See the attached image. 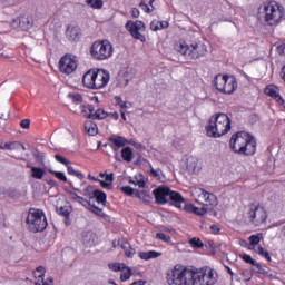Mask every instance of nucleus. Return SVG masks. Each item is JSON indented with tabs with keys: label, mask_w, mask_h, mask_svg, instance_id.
Here are the masks:
<instances>
[{
	"label": "nucleus",
	"mask_w": 285,
	"mask_h": 285,
	"mask_svg": "<svg viewBox=\"0 0 285 285\" xmlns=\"http://www.w3.org/2000/svg\"><path fill=\"white\" fill-rule=\"evenodd\" d=\"M229 148L236 155H245L250 157L257 151V141L246 131L237 132L235 136H232L229 141Z\"/></svg>",
	"instance_id": "f257e3e1"
},
{
	"label": "nucleus",
	"mask_w": 285,
	"mask_h": 285,
	"mask_svg": "<svg viewBox=\"0 0 285 285\" xmlns=\"http://www.w3.org/2000/svg\"><path fill=\"white\" fill-rule=\"evenodd\" d=\"M168 285H193V267L177 264L166 273Z\"/></svg>",
	"instance_id": "f03ea898"
},
{
	"label": "nucleus",
	"mask_w": 285,
	"mask_h": 285,
	"mask_svg": "<svg viewBox=\"0 0 285 285\" xmlns=\"http://www.w3.org/2000/svg\"><path fill=\"white\" fill-rule=\"evenodd\" d=\"M110 81V73L106 69H90L82 77L85 88L91 90H101Z\"/></svg>",
	"instance_id": "7ed1b4c3"
},
{
	"label": "nucleus",
	"mask_w": 285,
	"mask_h": 285,
	"mask_svg": "<svg viewBox=\"0 0 285 285\" xmlns=\"http://www.w3.org/2000/svg\"><path fill=\"white\" fill-rule=\"evenodd\" d=\"M206 130L208 137H214L215 139L224 137L230 130V118L226 114H216L210 117Z\"/></svg>",
	"instance_id": "20e7f679"
},
{
	"label": "nucleus",
	"mask_w": 285,
	"mask_h": 285,
	"mask_svg": "<svg viewBox=\"0 0 285 285\" xmlns=\"http://www.w3.org/2000/svg\"><path fill=\"white\" fill-rule=\"evenodd\" d=\"M217 272L209 266L193 267L191 285H215L217 284Z\"/></svg>",
	"instance_id": "39448f33"
},
{
	"label": "nucleus",
	"mask_w": 285,
	"mask_h": 285,
	"mask_svg": "<svg viewBox=\"0 0 285 285\" xmlns=\"http://www.w3.org/2000/svg\"><path fill=\"white\" fill-rule=\"evenodd\" d=\"M26 222L30 233H43L48 228V219L41 209H30Z\"/></svg>",
	"instance_id": "423d86ee"
},
{
	"label": "nucleus",
	"mask_w": 285,
	"mask_h": 285,
	"mask_svg": "<svg viewBox=\"0 0 285 285\" xmlns=\"http://www.w3.org/2000/svg\"><path fill=\"white\" fill-rule=\"evenodd\" d=\"M114 51L112 43L108 40L95 41L89 49L90 56L95 61H106V59H110Z\"/></svg>",
	"instance_id": "0eeeda50"
},
{
	"label": "nucleus",
	"mask_w": 285,
	"mask_h": 285,
	"mask_svg": "<svg viewBox=\"0 0 285 285\" xmlns=\"http://www.w3.org/2000/svg\"><path fill=\"white\" fill-rule=\"evenodd\" d=\"M177 52L183 55L185 59H199V57H204L208 50L206 49V45L198 42L193 45L180 43L176 47Z\"/></svg>",
	"instance_id": "6e6552de"
},
{
	"label": "nucleus",
	"mask_w": 285,
	"mask_h": 285,
	"mask_svg": "<svg viewBox=\"0 0 285 285\" xmlns=\"http://www.w3.org/2000/svg\"><path fill=\"white\" fill-rule=\"evenodd\" d=\"M216 90L223 95H233L237 90V79L234 76L218 73L214 79Z\"/></svg>",
	"instance_id": "1a4fd4ad"
},
{
	"label": "nucleus",
	"mask_w": 285,
	"mask_h": 285,
	"mask_svg": "<svg viewBox=\"0 0 285 285\" xmlns=\"http://www.w3.org/2000/svg\"><path fill=\"white\" fill-rule=\"evenodd\" d=\"M284 17V7L277 2H269L264 7V21L267 26H277Z\"/></svg>",
	"instance_id": "9d476101"
},
{
	"label": "nucleus",
	"mask_w": 285,
	"mask_h": 285,
	"mask_svg": "<svg viewBox=\"0 0 285 285\" xmlns=\"http://www.w3.org/2000/svg\"><path fill=\"white\" fill-rule=\"evenodd\" d=\"M247 215L254 226H262L268 219L266 209L258 204L249 205Z\"/></svg>",
	"instance_id": "9b49d317"
},
{
	"label": "nucleus",
	"mask_w": 285,
	"mask_h": 285,
	"mask_svg": "<svg viewBox=\"0 0 285 285\" xmlns=\"http://www.w3.org/2000/svg\"><path fill=\"white\" fill-rule=\"evenodd\" d=\"M235 14V8L233 4L226 2L220 4L218 9L215 10L214 16L218 23H233V16Z\"/></svg>",
	"instance_id": "f8f14e48"
},
{
	"label": "nucleus",
	"mask_w": 285,
	"mask_h": 285,
	"mask_svg": "<svg viewBox=\"0 0 285 285\" xmlns=\"http://www.w3.org/2000/svg\"><path fill=\"white\" fill-rule=\"evenodd\" d=\"M59 70L63 75H72L77 70V58L72 55H65L59 60Z\"/></svg>",
	"instance_id": "ddd939ff"
},
{
	"label": "nucleus",
	"mask_w": 285,
	"mask_h": 285,
	"mask_svg": "<svg viewBox=\"0 0 285 285\" xmlns=\"http://www.w3.org/2000/svg\"><path fill=\"white\" fill-rule=\"evenodd\" d=\"M126 28L129 30L134 39H138V41H141L142 43L146 41V36L141 35V32H146V24H144L142 21H128L126 23Z\"/></svg>",
	"instance_id": "4468645a"
},
{
	"label": "nucleus",
	"mask_w": 285,
	"mask_h": 285,
	"mask_svg": "<svg viewBox=\"0 0 285 285\" xmlns=\"http://www.w3.org/2000/svg\"><path fill=\"white\" fill-rule=\"evenodd\" d=\"M153 194L157 204H160V205L168 204V197L170 196V188L158 187L153 190Z\"/></svg>",
	"instance_id": "2eb2a0df"
},
{
	"label": "nucleus",
	"mask_w": 285,
	"mask_h": 285,
	"mask_svg": "<svg viewBox=\"0 0 285 285\" xmlns=\"http://www.w3.org/2000/svg\"><path fill=\"white\" fill-rule=\"evenodd\" d=\"M169 199L173 204V206H175L176 208H186V206H188V204H186V198H184V196H181V194L177 193V191H169Z\"/></svg>",
	"instance_id": "dca6fc26"
},
{
	"label": "nucleus",
	"mask_w": 285,
	"mask_h": 285,
	"mask_svg": "<svg viewBox=\"0 0 285 285\" xmlns=\"http://www.w3.org/2000/svg\"><path fill=\"white\" fill-rule=\"evenodd\" d=\"M187 173H189V175H197V173H199L202 170V165L199 164V159L195 156H189L187 158Z\"/></svg>",
	"instance_id": "f3484780"
},
{
	"label": "nucleus",
	"mask_w": 285,
	"mask_h": 285,
	"mask_svg": "<svg viewBox=\"0 0 285 285\" xmlns=\"http://www.w3.org/2000/svg\"><path fill=\"white\" fill-rule=\"evenodd\" d=\"M81 242L87 247H92L97 244V234L92 232H82L81 233Z\"/></svg>",
	"instance_id": "a211bd4d"
},
{
	"label": "nucleus",
	"mask_w": 285,
	"mask_h": 285,
	"mask_svg": "<svg viewBox=\"0 0 285 285\" xmlns=\"http://www.w3.org/2000/svg\"><path fill=\"white\" fill-rule=\"evenodd\" d=\"M109 141L112 144L111 148L115 150V153L128 144V140L121 136H110Z\"/></svg>",
	"instance_id": "6ab92c4d"
},
{
	"label": "nucleus",
	"mask_w": 285,
	"mask_h": 285,
	"mask_svg": "<svg viewBox=\"0 0 285 285\" xmlns=\"http://www.w3.org/2000/svg\"><path fill=\"white\" fill-rule=\"evenodd\" d=\"M265 95L267 97H272L275 101H282V96L279 95V88L275 85H268L264 89Z\"/></svg>",
	"instance_id": "aec40b11"
},
{
	"label": "nucleus",
	"mask_w": 285,
	"mask_h": 285,
	"mask_svg": "<svg viewBox=\"0 0 285 285\" xmlns=\"http://www.w3.org/2000/svg\"><path fill=\"white\" fill-rule=\"evenodd\" d=\"M118 246H120V248H122L126 257H129L130 259H132V257H135V255L137 254V249L132 248V245H130V243H128V240L122 239V240L118 242Z\"/></svg>",
	"instance_id": "412c9836"
},
{
	"label": "nucleus",
	"mask_w": 285,
	"mask_h": 285,
	"mask_svg": "<svg viewBox=\"0 0 285 285\" xmlns=\"http://www.w3.org/2000/svg\"><path fill=\"white\" fill-rule=\"evenodd\" d=\"M81 35V29L79 27L69 26L66 31L67 39L69 41H79V37Z\"/></svg>",
	"instance_id": "4be33fe9"
},
{
	"label": "nucleus",
	"mask_w": 285,
	"mask_h": 285,
	"mask_svg": "<svg viewBox=\"0 0 285 285\" xmlns=\"http://www.w3.org/2000/svg\"><path fill=\"white\" fill-rule=\"evenodd\" d=\"M91 197H92V203L96 199L97 204H100V206H102V208H104V206H106V202L108 199V196L106 195V193H104L99 189H96L94 191V196H91Z\"/></svg>",
	"instance_id": "5701e85b"
},
{
	"label": "nucleus",
	"mask_w": 285,
	"mask_h": 285,
	"mask_svg": "<svg viewBox=\"0 0 285 285\" xmlns=\"http://www.w3.org/2000/svg\"><path fill=\"white\" fill-rule=\"evenodd\" d=\"M81 186H83L82 189L73 187V190H77L78 193H80V195H83V197H92L91 195H95L96 189H95V187H92V185L82 183Z\"/></svg>",
	"instance_id": "b1692460"
},
{
	"label": "nucleus",
	"mask_w": 285,
	"mask_h": 285,
	"mask_svg": "<svg viewBox=\"0 0 285 285\" xmlns=\"http://www.w3.org/2000/svg\"><path fill=\"white\" fill-rule=\"evenodd\" d=\"M139 257L140 259L148 262V259H157V257H161V253L156 250L139 252Z\"/></svg>",
	"instance_id": "393cba45"
},
{
	"label": "nucleus",
	"mask_w": 285,
	"mask_h": 285,
	"mask_svg": "<svg viewBox=\"0 0 285 285\" xmlns=\"http://www.w3.org/2000/svg\"><path fill=\"white\" fill-rule=\"evenodd\" d=\"M168 26H169L168 21L153 20L150 22V30H153L154 32H157L159 30H166Z\"/></svg>",
	"instance_id": "a878e982"
},
{
	"label": "nucleus",
	"mask_w": 285,
	"mask_h": 285,
	"mask_svg": "<svg viewBox=\"0 0 285 285\" xmlns=\"http://www.w3.org/2000/svg\"><path fill=\"white\" fill-rule=\"evenodd\" d=\"M155 0H141V2L139 3V8L144 10V12H147V14H150V12L155 10V6H153Z\"/></svg>",
	"instance_id": "bb28decb"
},
{
	"label": "nucleus",
	"mask_w": 285,
	"mask_h": 285,
	"mask_svg": "<svg viewBox=\"0 0 285 285\" xmlns=\"http://www.w3.org/2000/svg\"><path fill=\"white\" fill-rule=\"evenodd\" d=\"M80 110L83 117H87V119H91L92 114L95 112V107H92V105L89 104H83L80 106Z\"/></svg>",
	"instance_id": "cd10ccee"
},
{
	"label": "nucleus",
	"mask_w": 285,
	"mask_h": 285,
	"mask_svg": "<svg viewBox=\"0 0 285 285\" xmlns=\"http://www.w3.org/2000/svg\"><path fill=\"white\" fill-rule=\"evenodd\" d=\"M185 210H187V213H194V215H199L200 217L206 215V213H208V210H206V208H199V207H195L193 205H185Z\"/></svg>",
	"instance_id": "c85d7f7f"
},
{
	"label": "nucleus",
	"mask_w": 285,
	"mask_h": 285,
	"mask_svg": "<svg viewBox=\"0 0 285 285\" xmlns=\"http://www.w3.org/2000/svg\"><path fill=\"white\" fill-rule=\"evenodd\" d=\"M206 190L202 188H196L193 191V197L198 202L199 204H204V200L206 198Z\"/></svg>",
	"instance_id": "c756f323"
},
{
	"label": "nucleus",
	"mask_w": 285,
	"mask_h": 285,
	"mask_svg": "<svg viewBox=\"0 0 285 285\" xmlns=\"http://www.w3.org/2000/svg\"><path fill=\"white\" fill-rule=\"evenodd\" d=\"M85 130H86L87 135H89V137H95V135H97V124H95L90 120L86 121Z\"/></svg>",
	"instance_id": "7c9ffc66"
},
{
	"label": "nucleus",
	"mask_w": 285,
	"mask_h": 285,
	"mask_svg": "<svg viewBox=\"0 0 285 285\" xmlns=\"http://www.w3.org/2000/svg\"><path fill=\"white\" fill-rule=\"evenodd\" d=\"M204 206H217V196L215 194L206 193L205 200H203Z\"/></svg>",
	"instance_id": "2f4dec72"
},
{
	"label": "nucleus",
	"mask_w": 285,
	"mask_h": 285,
	"mask_svg": "<svg viewBox=\"0 0 285 285\" xmlns=\"http://www.w3.org/2000/svg\"><path fill=\"white\" fill-rule=\"evenodd\" d=\"M46 170L39 167H31V177L33 179H43Z\"/></svg>",
	"instance_id": "473e14b6"
},
{
	"label": "nucleus",
	"mask_w": 285,
	"mask_h": 285,
	"mask_svg": "<svg viewBox=\"0 0 285 285\" xmlns=\"http://www.w3.org/2000/svg\"><path fill=\"white\" fill-rule=\"evenodd\" d=\"M121 157H122L124 161H128L130 164V161H132V148L125 147L121 150Z\"/></svg>",
	"instance_id": "72a5a7b5"
},
{
	"label": "nucleus",
	"mask_w": 285,
	"mask_h": 285,
	"mask_svg": "<svg viewBox=\"0 0 285 285\" xmlns=\"http://www.w3.org/2000/svg\"><path fill=\"white\" fill-rule=\"evenodd\" d=\"M108 117V112L104 110L102 108L97 109L96 111L91 112V119H106Z\"/></svg>",
	"instance_id": "f704fd0d"
},
{
	"label": "nucleus",
	"mask_w": 285,
	"mask_h": 285,
	"mask_svg": "<svg viewBox=\"0 0 285 285\" xmlns=\"http://www.w3.org/2000/svg\"><path fill=\"white\" fill-rule=\"evenodd\" d=\"M255 253H257V255H261V257H265V259H267V262H273V258L271 257V254L268 253V250L264 249V247L258 246L255 249Z\"/></svg>",
	"instance_id": "c9c22d12"
},
{
	"label": "nucleus",
	"mask_w": 285,
	"mask_h": 285,
	"mask_svg": "<svg viewBox=\"0 0 285 285\" xmlns=\"http://www.w3.org/2000/svg\"><path fill=\"white\" fill-rule=\"evenodd\" d=\"M120 272H121V274H120L121 282H128V279H130V277L132 276V269H130V267H125Z\"/></svg>",
	"instance_id": "e433bc0d"
},
{
	"label": "nucleus",
	"mask_w": 285,
	"mask_h": 285,
	"mask_svg": "<svg viewBox=\"0 0 285 285\" xmlns=\"http://www.w3.org/2000/svg\"><path fill=\"white\" fill-rule=\"evenodd\" d=\"M67 173L68 175H72L73 177H77L78 179H83V174L81 171L75 170V167L70 164L67 166Z\"/></svg>",
	"instance_id": "4c0bfd02"
},
{
	"label": "nucleus",
	"mask_w": 285,
	"mask_h": 285,
	"mask_svg": "<svg viewBox=\"0 0 285 285\" xmlns=\"http://www.w3.org/2000/svg\"><path fill=\"white\" fill-rule=\"evenodd\" d=\"M115 101L116 106L120 107V110H126V108H130V102L124 101V99H121V96H116Z\"/></svg>",
	"instance_id": "58836bf2"
},
{
	"label": "nucleus",
	"mask_w": 285,
	"mask_h": 285,
	"mask_svg": "<svg viewBox=\"0 0 285 285\" xmlns=\"http://www.w3.org/2000/svg\"><path fill=\"white\" fill-rule=\"evenodd\" d=\"M109 269L114 271L115 273H119V271H125L126 268V264H120V263H110L109 265Z\"/></svg>",
	"instance_id": "ea45409f"
},
{
	"label": "nucleus",
	"mask_w": 285,
	"mask_h": 285,
	"mask_svg": "<svg viewBox=\"0 0 285 285\" xmlns=\"http://www.w3.org/2000/svg\"><path fill=\"white\" fill-rule=\"evenodd\" d=\"M86 3L94 9H101V7L104 6V1L101 0H86Z\"/></svg>",
	"instance_id": "a19ab883"
},
{
	"label": "nucleus",
	"mask_w": 285,
	"mask_h": 285,
	"mask_svg": "<svg viewBox=\"0 0 285 285\" xmlns=\"http://www.w3.org/2000/svg\"><path fill=\"white\" fill-rule=\"evenodd\" d=\"M19 146H21V142L12 141V142H6L3 145V148L4 150H19Z\"/></svg>",
	"instance_id": "79ce46f5"
},
{
	"label": "nucleus",
	"mask_w": 285,
	"mask_h": 285,
	"mask_svg": "<svg viewBox=\"0 0 285 285\" xmlns=\"http://www.w3.org/2000/svg\"><path fill=\"white\" fill-rule=\"evenodd\" d=\"M88 210H90V213H94V215H98V217H104V208H99L92 203L91 205H89Z\"/></svg>",
	"instance_id": "37998d69"
},
{
	"label": "nucleus",
	"mask_w": 285,
	"mask_h": 285,
	"mask_svg": "<svg viewBox=\"0 0 285 285\" xmlns=\"http://www.w3.org/2000/svg\"><path fill=\"white\" fill-rule=\"evenodd\" d=\"M69 99H72L73 104H82L83 96L81 94L72 92L68 95Z\"/></svg>",
	"instance_id": "c03bdc74"
},
{
	"label": "nucleus",
	"mask_w": 285,
	"mask_h": 285,
	"mask_svg": "<svg viewBox=\"0 0 285 285\" xmlns=\"http://www.w3.org/2000/svg\"><path fill=\"white\" fill-rule=\"evenodd\" d=\"M49 173L50 175H55V177L60 181H68V177H66V174L62 171H56V170L49 169Z\"/></svg>",
	"instance_id": "a18cd8bd"
},
{
	"label": "nucleus",
	"mask_w": 285,
	"mask_h": 285,
	"mask_svg": "<svg viewBox=\"0 0 285 285\" xmlns=\"http://www.w3.org/2000/svg\"><path fill=\"white\" fill-rule=\"evenodd\" d=\"M32 28V22L30 18L22 17L21 18V30H30Z\"/></svg>",
	"instance_id": "49530a36"
},
{
	"label": "nucleus",
	"mask_w": 285,
	"mask_h": 285,
	"mask_svg": "<svg viewBox=\"0 0 285 285\" xmlns=\"http://www.w3.org/2000/svg\"><path fill=\"white\" fill-rule=\"evenodd\" d=\"M33 277L41 279V277H46V267L38 266L33 272Z\"/></svg>",
	"instance_id": "de8ad7c7"
},
{
	"label": "nucleus",
	"mask_w": 285,
	"mask_h": 285,
	"mask_svg": "<svg viewBox=\"0 0 285 285\" xmlns=\"http://www.w3.org/2000/svg\"><path fill=\"white\" fill-rule=\"evenodd\" d=\"M129 184H132L134 186H138V188H146V180L145 179H130Z\"/></svg>",
	"instance_id": "09e8293b"
},
{
	"label": "nucleus",
	"mask_w": 285,
	"mask_h": 285,
	"mask_svg": "<svg viewBox=\"0 0 285 285\" xmlns=\"http://www.w3.org/2000/svg\"><path fill=\"white\" fill-rule=\"evenodd\" d=\"M259 242H262V234H256V235L249 236V244L252 246H256V244H259Z\"/></svg>",
	"instance_id": "8fccbe9b"
},
{
	"label": "nucleus",
	"mask_w": 285,
	"mask_h": 285,
	"mask_svg": "<svg viewBox=\"0 0 285 285\" xmlns=\"http://www.w3.org/2000/svg\"><path fill=\"white\" fill-rule=\"evenodd\" d=\"M55 159H56V161H58V164H62L66 167H68V165L70 164V161L66 157H63L59 154L55 155Z\"/></svg>",
	"instance_id": "3c124183"
},
{
	"label": "nucleus",
	"mask_w": 285,
	"mask_h": 285,
	"mask_svg": "<svg viewBox=\"0 0 285 285\" xmlns=\"http://www.w3.org/2000/svg\"><path fill=\"white\" fill-rule=\"evenodd\" d=\"M10 27L13 30H21V18L13 19L12 22L10 23Z\"/></svg>",
	"instance_id": "603ef678"
},
{
	"label": "nucleus",
	"mask_w": 285,
	"mask_h": 285,
	"mask_svg": "<svg viewBox=\"0 0 285 285\" xmlns=\"http://www.w3.org/2000/svg\"><path fill=\"white\" fill-rule=\"evenodd\" d=\"M189 244H191L194 248H204V243H202L199 238H190Z\"/></svg>",
	"instance_id": "864d4df0"
},
{
	"label": "nucleus",
	"mask_w": 285,
	"mask_h": 285,
	"mask_svg": "<svg viewBox=\"0 0 285 285\" xmlns=\"http://www.w3.org/2000/svg\"><path fill=\"white\" fill-rule=\"evenodd\" d=\"M57 213H58V215H61L62 217H70V212L68 210L67 207H63V206L58 207Z\"/></svg>",
	"instance_id": "5fc2aeb1"
},
{
	"label": "nucleus",
	"mask_w": 285,
	"mask_h": 285,
	"mask_svg": "<svg viewBox=\"0 0 285 285\" xmlns=\"http://www.w3.org/2000/svg\"><path fill=\"white\" fill-rule=\"evenodd\" d=\"M156 239H160L161 242H166L167 244L170 243V236L164 233H157Z\"/></svg>",
	"instance_id": "6e6d98bb"
},
{
	"label": "nucleus",
	"mask_w": 285,
	"mask_h": 285,
	"mask_svg": "<svg viewBox=\"0 0 285 285\" xmlns=\"http://www.w3.org/2000/svg\"><path fill=\"white\" fill-rule=\"evenodd\" d=\"M120 190L125 193V195H128L129 197H131V195H134L135 193V189L130 186H122L120 187Z\"/></svg>",
	"instance_id": "4d7b16f0"
},
{
	"label": "nucleus",
	"mask_w": 285,
	"mask_h": 285,
	"mask_svg": "<svg viewBox=\"0 0 285 285\" xmlns=\"http://www.w3.org/2000/svg\"><path fill=\"white\" fill-rule=\"evenodd\" d=\"M151 177H156V179H161V169H155L150 167Z\"/></svg>",
	"instance_id": "13d9d810"
},
{
	"label": "nucleus",
	"mask_w": 285,
	"mask_h": 285,
	"mask_svg": "<svg viewBox=\"0 0 285 285\" xmlns=\"http://www.w3.org/2000/svg\"><path fill=\"white\" fill-rule=\"evenodd\" d=\"M138 197H140V199H145V202H150V194H148V191L146 189H142L138 194Z\"/></svg>",
	"instance_id": "bf43d9fd"
},
{
	"label": "nucleus",
	"mask_w": 285,
	"mask_h": 285,
	"mask_svg": "<svg viewBox=\"0 0 285 285\" xmlns=\"http://www.w3.org/2000/svg\"><path fill=\"white\" fill-rule=\"evenodd\" d=\"M101 188H106V190H110L112 188V183H109L108 180H98Z\"/></svg>",
	"instance_id": "052dcab7"
},
{
	"label": "nucleus",
	"mask_w": 285,
	"mask_h": 285,
	"mask_svg": "<svg viewBox=\"0 0 285 285\" xmlns=\"http://www.w3.org/2000/svg\"><path fill=\"white\" fill-rule=\"evenodd\" d=\"M78 204H81L85 208H90V206H92V197H90L89 200L82 198V200H78Z\"/></svg>",
	"instance_id": "680f3d73"
},
{
	"label": "nucleus",
	"mask_w": 285,
	"mask_h": 285,
	"mask_svg": "<svg viewBox=\"0 0 285 285\" xmlns=\"http://www.w3.org/2000/svg\"><path fill=\"white\" fill-rule=\"evenodd\" d=\"M243 259L246 262V264H252V266H255V259H253L252 255L244 254Z\"/></svg>",
	"instance_id": "e2e57ef3"
},
{
	"label": "nucleus",
	"mask_w": 285,
	"mask_h": 285,
	"mask_svg": "<svg viewBox=\"0 0 285 285\" xmlns=\"http://www.w3.org/2000/svg\"><path fill=\"white\" fill-rule=\"evenodd\" d=\"M254 266L256 268V273H259L261 275L266 274V269H264L259 263H254Z\"/></svg>",
	"instance_id": "0e129e2a"
},
{
	"label": "nucleus",
	"mask_w": 285,
	"mask_h": 285,
	"mask_svg": "<svg viewBox=\"0 0 285 285\" xmlns=\"http://www.w3.org/2000/svg\"><path fill=\"white\" fill-rule=\"evenodd\" d=\"M276 52H277V55H281V56L285 57V43L279 45V46L276 48Z\"/></svg>",
	"instance_id": "69168bd1"
},
{
	"label": "nucleus",
	"mask_w": 285,
	"mask_h": 285,
	"mask_svg": "<svg viewBox=\"0 0 285 285\" xmlns=\"http://www.w3.org/2000/svg\"><path fill=\"white\" fill-rule=\"evenodd\" d=\"M21 128H24V130H28L30 128V119H23L20 122Z\"/></svg>",
	"instance_id": "338daca9"
},
{
	"label": "nucleus",
	"mask_w": 285,
	"mask_h": 285,
	"mask_svg": "<svg viewBox=\"0 0 285 285\" xmlns=\"http://www.w3.org/2000/svg\"><path fill=\"white\" fill-rule=\"evenodd\" d=\"M70 195H71V199H73V202H83V197L77 195V193L71 191Z\"/></svg>",
	"instance_id": "774afa93"
}]
</instances>
